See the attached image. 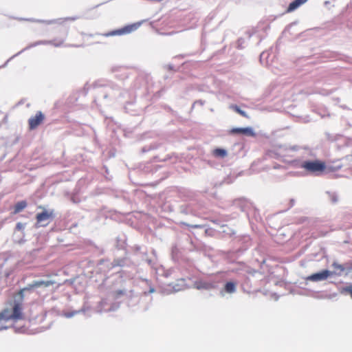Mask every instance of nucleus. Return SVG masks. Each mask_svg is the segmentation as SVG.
Here are the masks:
<instances>
[{"label": "nucleus", "instance_id": "dca6fc26", "mask_svg": "<svg viewBox=\"0 0 352 352\" xmlns=\"http://www.w3.org/2000/svg\"><path fill=\"white\" fill-rule=\"evenodd\" d=\"M195 285L197 289H209L212 287L210 283L203 281L196 282Z\"/></svg>", "mask_w": 352, "mask_h": 352}, {"label": "nucleus", "instance_id": "4468645a", "mask_svg": "<svg viewBox=\"0 0 352 352\" xmlns=\"http://www.w3.org/2000/svg\"><path fill=\"white\" fill-rule=\"evenodd\" d=\"M305 1H292L287 9V12H291L298 8L301 4Z\"/></svg>", "mask_w": 352, "mask_h": 352}, {"label": "nucleus", "instance_id": "423d86ee", "mask_svg": "<svg viewBox=\"0 0 352 352\" xmlns=\"http://www.w3.org/2000/svg\"><path fill=\"white\" fill-rule=\"evenodd\" d=\"M138 28V25L137 24H131L126 25L121 29L112 31L106 34V36H115V35H122L125 34L131 33V32L135 30Z\"/></svg>", "mask_w": 352, "mask_h": 352}, {"label": "nucleus", "instance_id": "a211bd4d", "mask_svg": "<svg viewBox=\"0 0 352 352\" xmlns=\"http://www.w3.org/2000/svg\"><path fill=\"white\" fill-rule=\"evenodd\" d=\"M24 228V225L21 223H17L16 226V229L18 230H21Z\"/></svg>", "mask_w": 352, "mask_h": 352}, {"label": "nucleus", "instance_id": "9b49d317", "mask_svg": "<svg viewBox=\"0 0 352 352\" xmlns=\"http://www.w3.org/2000/svg\"><path fill=\"white\" fill-rule=\"evenodd\" d=\"M34 287H47L54 285V281L52 280H36L33 282Z\"/></svg>", "mask_w": 352, "mask_h": 352}, {"label": "nucleus", "instance_id": "0eeeda50", "mask_svg": "<svg viewBox=\"0 0 352 352\" xmlns=\"http://www.w3.org/2000/svg\"><path fill=\"white\" fill-rule=\"evenodd\" d=\"M77 19L76 17H63L58 18L51 21H47L45 23L47 24H56L58 25L65 26L72 22H74Z\"/></svg>", "mask_w": 352, "mask_h": 352}, {"label": "nucleus", "instance_id": "9d476101", "mask_svg": "<svg viewBox=\"0 0 352 352\" xmlns=\"http://www.w3.org/2000/svg\"><path fill=\"white\" fill-rule=\"evenodd\" d=\"M332 267L335 270L334 272H332L333 274H335L338 276H340L346 269L343 265L339 264L337 262H333L332 263Z\"/></svg>", "mask_w": 352, "mask_h": 352}, {"label": "nucleus", "instance_id": "6ab92c4d", "mask_svg": "<svg viewBox=\"0 0 352 352\" xmlns=\"http://www.w3.org/2000/svg\"><path fill=\"white\" fill-rule=\"evenodd\" d=\"M214 154L216 156H220V148H216V149L214 151Z\"/></svg>", "mask_w": 352, "mask_h": 352}, {"label": "nucleus", "instance_id": "aec40b11", "mask_svg": "<svg viewBox=\"0 0 352 352\" xmlns=\"http://www.w3.org/2000/svg\"><path fill=\"white\" fill-rule=\"evenodd\" d=\"M221 157H224L226 155V151L223 149H221Z\"/></svg>", "mask_w": 352, "mask_h": 352}, {"label": "nucleus", "instance_id": "1a4fd4ad", "mask_svg": "<svg viewBox=\"0 0 352 352\" xmlns=\"http://www.w3.org/2000/svg\"><path fill=\"white\" fill-rule=\"evenodd\" d=\"M34 283H31V284H29L28 285L25 287H23L22 289H21L19 292H18V295L19 296V298H20V300L19 302H21L23 303V299H24V292H26V291H31L32 289H34Z\"/></svg>", "mask_w": 352, "mask_h": 352}, {"label": "nucleus", "instance_id": "6e6552de", "mask_svg": "<svg viewBox=\"0 0 352 352\" xmlns=\"http://www.w3.org/2000/svg\"><path fill=\"white\" fill-rule=\"evenodd\" d=\"M231 133L234 134H243L250 137L256 136V133L251 127L234 128L231 130Z\"/></svg>", "mask_w": 352, "mask_h": 352}, {"label": "nucleus", "instance_id": "f3484780", "mask_svg": "<svg viewBox=\"0 0 352 352\" xmlns=\"http://www.w3.org/2000/svg\"><path fill=\"white\" fill-rule=\"evenodd\" d=\"M234 109L235 110L236 112H237L239 114H240L241 116L244 117V118H248L249 116H248V114L243 110L240 109L239 107L237 106H234Z\"/></svg>", "mask_w": 352, "mask_h": 352}, {"label": "nucleus", "instance_id": "412c9836", "mask_svg": "<svg viewBox=\"0 0 352 352\" xmlns=\"http://www.w3.org/2000/svg\"><path fill=\"white\" fill-rule=\"evenodd\" d=\"M191 227H192V228H199L200 226L196 225V226H192Z\"/></svg>", "mask_w": 352, "mask_h": 352}, {"label": "nucleus", "instance_id": "39448f33", "mask_svg": "<svg viewBox=\"0 0 352 352\" xmlns=\"http://www.w3.org/2000/svg\"><path fill=\"white\" fill-rule=\"evenodd\" d=\"M45 116L41 111L36 112L34 116L28 120L29 129L34 130L36 129L44 120Z\"/></svg>", "mask_w": 352, "mask_h": 352}, {"label": "nucleus", "instance_id": "7ed1b4c3", "mask_svg": "<svg viewBox=\"0 0 352 352\" xmlns=\"http://www.w3.org/2000/svg\"><path fill=\"white\" fill-rule=\"evenodd\" d=\"M55 217L54 210H47L43 209L41 212L36 215L37 226H46L49 223V221L52 220Z\"/></svg>", "mask_w": 352, "mask_h": 352}, {"label": "nucleus", "instance_id": "20e7f679", "mask_svg": "<svg viewBox=\"0 0 352 352\" xmlns=\"http://www.w3.org/2000/svg\"><path fill=\"white\" fill-rule=\"evenodd\" d=\"M333 274V272L327 270H324L320 272L313 274L309 276H307L305 279L306 280L313 281V282H318L324 280L328 278L330 276Z\"/></svg>", "mask_w": 352, "mask_h": 352}, {"label": "nucleus", "instance_id": "ddd939ff", "mask_svg": "<svg viewBox=\"0 0 352 352\" xmlns=\"http://www.w3.org/2000/svg\"><path fill=\"white\" fill-rule=\"evenodd\" d=\"M236 284L234 282H228L224 287V290L227 293L232 294L236 291Z\"/></svg>", "mask_w": 352, "mask_h": 352}, {"label": "nucleus", "instance_id": "f03ea898", "mask_svg": "<svg viewBox=\"0 0 352 352\" xmlns=\"http://www.w3.org/2000/svg\"><path fill=\"white\" fill-rule=\"evenodd\" d=\"M300 167L307 173L319 175L326 170V164L320 160H307L304 161Z\"/></svg>", "mask_w": 352, "mask_h": 352}, {"label": "nucleus", "instance_id": "f8f14e48", "mask_svg": "<svg viewBox=\"0 0 352 352\" xmlns=\"http://www.w3.org/2000/svg\"><path fill=\"white\" fill-rule=\"evenodd\" d=\"M27 206V202L25 201H21L17 202L14 206V214H17L25 209Z\"/></svg>", "mask_w": 352, "mask_h": 352}, {"label": "nucleus", "instance_id": "f257e3e1", "mask_svg": "<svg viewBox=\"0 0 352 352\" xmlns=\"http://www.w3.org/2000/svg\"><path fill=\"white\" fill-rule=\"evenodd\" d=\"M12 308H6L0 312V322L1 320H19L23 318V303L19 301H14L11 303ZM6 327H0V331Z\"/></svg>", "mask_w": 352, "mask_h": 352}, {"label": "nucleus", "instance_id": "2eb2a0df", "mask_svg": "<svg viewBox=\"0 0 352 352\" xmlns=\"http://www.w3.org/2000/svg\"><path fill=\"white\" fill-rule=\"evenodd\" d=\"M339 291L342 294H349L352 298V284L340 288Z\"/></svg>", "mask_w": 352, "mask_h": 352}]
</instances>
